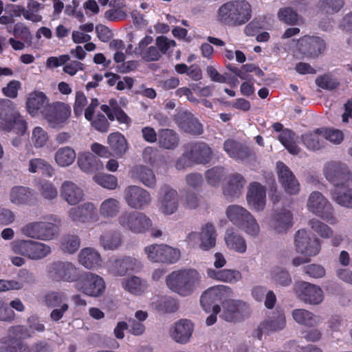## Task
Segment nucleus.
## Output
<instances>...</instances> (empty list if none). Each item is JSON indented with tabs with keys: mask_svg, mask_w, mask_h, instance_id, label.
<instances>
[{
	"mask_svg": "<svg viewBox=\"0 0 352 352\" xmlns=\"http://www.w3.org/2000/svg\"><path fill=\"white\" fill-rule=\"evenodd\" d=\"M326 179L334 186L332 199L339 205L352 208V173L344 164L327 163L324 168Z\"/></svg>",
	"mask_w": 352,
	"mask_h": 352,
	"instance_id": "1",
	"label": "nucleus"
},
{
	"mask_svg": "<svg viewBox=\"0 0 352 352\" xmlns=\"http://www.w3.org/2000/svg\"><path fill=\"white\" fill-rule=\"evenodd\" d=\"M252 12V6L247 1L234 0L221 6L217 11V17L222 25L236 27L249 21Z\"/></svg>",
	"mask_w": 352,
	"mask_h": 352,
	"instance_id": "2",
	"label": "nucleus"
},
{
	"mask_svg": "<svg viewBox=\"0 0 352 352\" xmlns=\"http://www.w3.org/2000/svg\"><path fill=\"white\" fill-rule=\"evenodd\" d=\"M166 283L173 292L187 296L200 286L201 276L195 269L175 270L166 276Z\"/></svg>",
	"mask_w": 352,
	"mask_h": 352,
	"instance_id": "3",
	"label": "nucleus"
},
{
	"mask_svg": "<svg viewBox=\"0 0 352 352\" xmlns=\"http://www.w3.org/2000/svg\"><path fill=\"white\" fill-rule=\"evenodd\" d=\"M212 157V148L208 144L201 141L192 142L185 146V151L176 161L175 167L182 170L192 164H207Z\"/></svg>",
	"mask_w": 352,
	"mask_h": 352,
	"instance_id": "4",
	"label": "nucleus"
},
{
	"mask_svg": "<svg viewBox=\"0 0 352 352\" xmlns=\"http://www.w3.org/2000/svg\"><path fill=\"white\" fill-rule=\"evenodd\" d=\"M226 215L229 220L248 234L256 236L259 233V226L254 217L245 208L232 205L228 207Z\"/></svg>",
	"mask_w": 352,
	"mask_h": 352,
	"instance_id": "5",
	"label": "nucleus"
},
{
	"mask_svg": "<svg viewBox=\"0 0 352 352\" xmlns=\"http://www.w3.org/2000/svg\"><path fill=\"white\" fill-rule=\"evenodd\" d=\"M12 250L15 254L34 261L47 257L52 252L50 245L30 239L14 241L12 243Z\"/></svg>",
	"mask_w": 352,
	"mask_h": 352,
	"instance_id": "6",
	"label": "nucleus"
},
{
	"mask_svg": "<svg viewBox=\"0 0 352 352\" xmlns=\"http://www.w3.org/2000/svg\"><path fill=\"white\" fill-rule=\"evenodd\" d=\"M119 225L133 233H144L152 226V221L144 213L138 211H124L118 219Z\"/></svg>",
	"mask_w": 352,
	"mask_h": 352,
	"instance_id": "7",
	"label": "nucleus"
},
{
	"mask_svg": "<svg viewBox=\"0 0 352 352\" xmlns=\"http://www.w3.org/2000/svg\"><path fill=\"white\" fill-rule=\"evenodd\" d=\"M307 206L309 211L327 223L332 225L337 223L333 206L321 192H312L309 197Z\"/></svg>",
	"mask_w": 352,
	"mask_h": 352,
	"instance_id": "8",
	"label": "nucleus"
},
{
	"mask_svg": "<svg viewBox=\"0 0 352 352\" xmlns=\"http://www.w3.org/2000/svg\"><path fill=\"white\" fill-rule=\"evenodd\" d=\"M81 271L72 262L54 261L48 267V276L53 280L77 283Z\"/></svg>",
	"mask_w": 352,
	"mask_h": 352,
	"instance_id": "9",
	"label": "nucleus"
},
{
	"mask_svg": "<svg viewBox=\"0 0 352 352\" xmlns=\"http://www.w3.org/2000/svg\"><path fill=\"white\" fill-rule=\"evenodd\" d=\"M148 258L155 263L174 264L180 258V250L166 244H153L144 248Z\"/></svg>",
	"mask_w": 352,
	"mask_h": 352,
	"instance_id": "10",
	"label": "nucleus"
},
{
	"mask_svg": "<svg viewBox=\"0 0 352 352\" xmlns=\"http://www.w3.org/2000/svg\"><path fill=\"white\" fill-rule=\"evenodd\" d=\"M76 285L78 290L91 297L101 296L106 289L104 279L91 272H81Z\"/></svg>",
	"mask_w": 352,
	"mask_h": 352,
	"instance_id": "11",
	"label": "nucleus"
},
{
	"mask_svg": "<svg viewBox=\"0 0 352 352\" xmlns=\"http://www.w3.org/2000/svg\"><path fill=\"white\" fill-rule=\"evenodd\" d=\"M294 244L298 252L308 256L317 255L321 248L320 240L315 236L311 237L305 229L296 232Z\"/></svg>",
	"mask_w": 352,
	"mask_h": 352,
	"instance_id": "12",
	"label": "nucleus"
},
{
	"mask_svg": "<svg viewBox=\"0 0 352 352\" xmlns=\"http://www.w3.org/2000/svg\"><path fill=\"white\" fill-rule=\"evenodd\" d=\"M70 115V106L65 102L57 101L49 104L43 117L52 127L56 128L62 126Z\"/></svg>",
	"mask_w": 352,
	"mask_h": 352,
	"instance_id": "13",
	"label": "nucleus"
},
{
	"mask_svg": "<svg viewBox=\"0 0 352 352\" xmlns=\"http://www.w3.org/2000/svg\"><path fill=\"white\" fill-rule=\"evenodd\" d=\"M141 267V263L138 259L126 256L111 257L107 261L108 272L116 276H125L129 272L140 270Z\"/></svg>",
	"mask_w": 352,
	"mask_h": 352,
	"instance_id": "14",
	"label": "nucleus"
},
{
	"mask_svg": "<svg viewBox=\"0 0 352 352\" xmlns=\"http://www.w3.org/2000/svg\"><path fill=\"white\" fill-rule=\"evenodd\" d=\"M294 289L298 298L305 303L319 305L323 300V291L316 285L298 282L294 285Z\"/></svg>",
	"mask_w": 352,
	"mask_h": 352,
	"instance_id": "15",
	"label": "nucleus"
},
{
	"mask_svg": "<svg viewBox=\"0 0 352 352\" xmlns=\"http://www.w3.org/2000/svg\"><path fill=\"white\" fill-rule=\"evenodd\" d=\"M300 52L308 58H317L326 49V43L320 36L305 35L298 40Z\"/></svg>",
	"mask_w": 352,
	"mask_h": 352,
	"instance_id": "16",
	"label": "nucleus"
},
{
	"mask_svg": "<svg viewBox=\"0 0 352 352\" xmlns=\"http://www.w3.org/2000/svg\"><path fill=\"white\" fill-rule=\"evenodd\" d=\"M221 318L227 322L243 320L248 314V305L241 300H228L223 302Z\"/></svg>",
	"mask_w": 352,
	"mask_h": 352,
	"instance_id": "17",
	"label": "nucleus"
},
{
	"mask_svg": "<svg viewBox=\"0 0 352 352\" xmlns=\"http://www.w3.org/2000/svg\"><path fill=\"white\" fill-rule=\"evenodd\" d=\"M124 199L129 207L134 209H143L151 201L150 193L138 186H129L124 191Z\"/></svg>",
	"mask_w": 352,
	"mask_h": 352,
	"instance_id": "18",
	"label": "nucleus"
},
{
	"mask_svg": "<svg viewBox=\"0 0 352 352\" xmlns=\"http://www.w3.org/2000/svg\"><path fill=\"white\" fill-rule=\"evenodd\" d=\"M195 239H199L200 243L199 248L204 251H208L213 248L216 245L217 233L212 223H207L201 228V232H190L187 240L192 243Z\"/></svg>",
	"mask_w": 352,
	"mask_h": 352,
	"instance_id": "19",
	"label": "nucleus"
},
{
	"mask_svg": "<svg viewBox=\"0 0 352 352\" xmlns=\"http://www.w3.org/2000/svg\"><path fill=\"white\" fill-rule=\"evenodd\" d=\"M50 100L46 94L41 91H33L28 94L25 109L32 117L43 116Z\"/></svg>",
	"mask_w": 352,
	"mask_h": 352,
	"instance_id": "20",
	"label": "nucleus"
},
{
	"mask_svg": "<svg viewBox=\"0 0 352 352\" xmlns=\"http://www.w3.org/2000/svg\"><path fill=\"white\" fill-rule=\"evenodd\" d=\"M68 215L75 223L96 222L99 219L96 209L92 203H85L72 208L68 212Z\"/></svg>",
	"mask_w": 352,
	"mask_h": 352,
	"instance_id": "21",
	"label": "nucleus"
},
{
	"mask_svg": "<svg viewBox=\"0 0 352 352\" xmlns=\"http://www.w3.org/2000/svg\"><path fill=\"white\" fill-rule=\"evenodd\" d=\"M277 174L279 182L285 192L290 195H296L300 190V184L294 173L283 162H277Z\"/></svg>",
	"mask_w": 352,
	"mask_h": 352,
	"instance_id": "22",
	"label": "nucleus"
},
{
	"mask_svg": "<svg viewBox=\"0 0 352 352\" xmlns=\"http://www.w3.org/2000/svg\"><path fill=\"white\" fill-rule=\"evenodd\" d=\"M266 188L257 182L250 184L246 199L248 205L255 210H263L266 202Z\"/></svg>",
	"mask_w": 352,
	"mask_h": 352,
	"instance_id": "23",
	"label": "nucleus"
},
{
	"mask_svg": "<svg viewBox=\"0 0 352 352\" xmlns=\"http://www.w3.org/2000/svg\"><path fill=\"white\" fill-rule=\"evenodd\" d=\"M285 326V317L282 311H276L267 320L261 322L256 330V336L261 340L263 333L279 331Z\"/></svg>",
	"mask_w": 352,
	"mask_h": 352,
	"instance_id": "24",
	"label": "nucleus"
},
{
	"mask_svg": "<svg viewBox=\"0 0 352 352\" xmlns=\"http://www.w3.org/2000/svg\"><path fill=\"white\" fill-rule=\"evenodd\" d=\"M176 122L180 129L186 133L198 136L204 132L202 124L191 113L185 111L179 113Z\"/></svg>",
	"mask_w": 352,
	"mask_h": 352,
	"instance_id": "25",
	"label": "nucleus"
},
{
	"mask_svg": "<svg viewBox=\"0 0 352 352\" xmlns=\"http://www.w3.org/2000/svg\"><path fill=\"white\" fill-rule=\"evenodd\" d=\"M223 149L229 157L239 161L247 160L252 155V151L248 146L233 139H228L224 142Z\"/></svg>",
	"mask_w": 352,
	"mask_h": 352,
	"instance_id": "26",
	"label": "nucleus"
},
{
	"mask_svg": "<svg viewBox=\"0 0 352 352\" xmlns=\"http://www.w3.org/2000/svg\"><path fill=\"white\" fill-rule=\"evenodd\" d=\"M100 109L107 115L111 121L116 120L120 124H129L131 122V118L122 109L118 101L115 98L109 100V104H102Z\"/></svg>",
	"mask_w": 352,
	"mask_h": 352,
	"instance_id": "27",
	"label": "nucleus"
},
{
	"mask_svg": "<svg viewBox=\"0 0 352 352\" xmlns=\"http://www.w3.org/2000/svg\"><path fill=\"white\" fill-rule=\"evenodd\" d=\"M246 184L244 177L239 173H234L229 176L227 184L223 187V195L229 198L239 197Z\"/></svg>",
	"mask_w": 352,
	"mask_h": 352,
	"instance_id": "28",
	"label": "nucleus"
},
{
	"mask_svg": "<svg viewBox=\"0 0 352 352\" xmlns=\"http://www.w3.org/2000/svg\"><path fill=\"white\" fill-rule=\"evenodd\" d=\"M79 168L87 173H92L102 168L101 161L90 152L79 153L77 159Z\"/></svg>",
	"mask_w": 352,
	"mask_h": 352,
	"instance_id": "29",
	"label": "nucleus"
},
{
	"mask_svg": "<svg viewBox=\"0 0 352 352\" xmlns=\"http://www.w3.org/2000/svg\"><path fill=\"white\" fill-rule=\"evenodd\" d=\"M162 192L164 195L160 201V210L166 214H172L178 208L177 192L168 187L162 188Z\"/></svg>",
	"mask_w": 352,
	"mask_h": 352,
	"instance_id": "30",
	"label": "nucleus"
},
{
	"mask_svg": "<svg viewBox=\"0 0 352 352\" xmlns=\"http://www.w3.org/2000/svg\"><path fill=\"white\" fill-rule=\"evenodd\" d=\"M61 196L69 205H76L83 199L84 193L74 182L66 181L61 186Z\"/></svg>",
	"mask_w": 352,
	"mask_h": 352,
	"instance_id": "31",
	"label": "nucleus"
},
{
	"mask_svg": "<svg viewBox=\"0 0 352 352\" xmlns=\"http://www.w3.org/2000/svg\"><path fill=\"white\" fill-rule=\"evenodd\" d=\"M79 263L87 269H98L102 266V258L98 251L91 248H83L78 255Z\"/></svg>",
	"mask_w": 352,
	"mask_h": 352,
	"instance_id": "32",
	"label": "nucleus"
},
{
	"mask_svg": "<svg viewBox=\"0 0 352 352\" xmlns=\"http://www.w3.org/2000/svg\"><path fill=\"white\" fill-rule=\"evenodd\" d=\"M158 145L166 150H174L179 144L180 138L178 133L170 129H161L158 131Z\"/></svg>",
	"mask_w": 352,
	"mask_h": 352,
	"instance_id": "33",
	"label": "nucleus"
},
{
	"mask_svg": "<svg viewBox=\"0 0 352 352\" xmlns=\"http://www.w3.org/2000/svg\"><path fill=\"white\" fill-rule=\"evenodd\" d=\"M193 331V324L187 319H182L176 322L172 336L173 340L180 344L189 342Z\"/></svg>",
	"mask_w": 352,
	"mask_h": 352,
	"instance_id": "34",
	"label": "nucleus"
},
{
	"mask_svg": "<svg viewBox=\"0 0 352 352\" xmlns=\"http://www.w3.org/2000/svg\"><path fill=\"white\" fill-rule=\"evenodd\" d=\"M131 177L148 188H153L156 185V178L153 171L145 166H135L131 170Z\"/></svg>",
	"mask_w": 352,
	"mask_h": 352,
	"instance_id": "35",
	"label": "nucleus"
},
{
	"mask_svg": "<svg viewBox=\"0 0 352 352\" xmlns=\"http://www.w3.org/2000/svg\"><path fill=\"white\" fill-rule=\"evenodd\" d=\"M225 243L230 250L239 253H244L247 245L243 237L234 228H228L224 236Z\"/></svg>",
	"mask_w": 352,
	"mask_h": 352,
	"instance_id": "36",
	"label": "nucleus"
},
{
	"mask_svg": "<svg viewBox=\"0 0 352 352\" xmlns=\"http://www.w3.org/2000/svg\"><path fill=\"white\" fill-rule=\"evenodd\" d=\"M219 291L216 288H210L205 291L200 298V303L206 311H209L212 307L213 314L217 316L221 311V307L215 304V302L220 300L219 298Z\"/></svg>",
	"mask_w": 352,
	"mask_h": 352,
	"instance_id": "37",
	"label": "nucleus"
},
{
	"mask_svg": "<svg viewBox=\"0 0 352 352\" xmlns=\"http://www.w3.org/2000/svg\"><path fill=\"white\" fill-rule=\"evenodd\" d=\"M107 143L117 157L124 155L128 149L126 140L120 132L110 133L107 138Z\"/></svg>",
	"mask_w": 352,
	"mask_h": 352,
	"instance_id": "38",
	"label": "nucleus"
},
{
	"mask_svg": "<svg viewBox=\"0 0 352 352\" xmlns=\"http://www.w3.org/2000/svg\"><path fill=\"white\" fill-rule=\"evenodd\" d=\"M206 273L208 277L226 283H235L241 278V273L235 270L208 269Z\"/></svg>",
	"mask_w": 352,
	"mask_h": 352,
	"instance_id": "39",
	"label": "nucleus"
},
{
	"mask_svg": "<svg viewBox=\"0 0 352 352\" xmlns=\"http://www.w3.org/2000/svg\"><path fill=\"white\" fill-rule=\"evenodd\" d=\"M0 352H28V344L8 335L0 340Z\"/></svg>",
	"mask_w": 352,
	"mask_h": 352,
	"instance_id": "40",
	"label": "nucleus"
},
{
	"mask_svg": "<svg viewBox=\"0 0 352 352\" xmlns=\"http://www.w3.org/2000/svg\"><path fill=\"white\" fill-rule=\"evenodd\" d=\"M19 113L13 102L8 99L0 100V125L8 124Z\"/></svg>",
	"mask_w": 352,
	"mask_h": 352,
	"instance_id": "41",
	"label": "nucleus"
},
{
	"mask_svg": "<svg viewBox=\"0 0 352 352\" xmlns=\"http://www.w3.org/2000/svg\"><path fill=\"white\" fill-rule=\"evenodd\" d=\"M292 214L290 211L276 213L272 220V226L278 232H283L292 226Z\"/></svg>",
	"mask_w": 352,
	"mask_h": 352,
	"instance_id": "42",
	"label": "nucleus"
},
{
	"mask_svg": "<svg viewBox=\"0 0 352 352\" xmlns=\"http://www.w3.org/2000/svg\"><path fill=\"white\" fill-rule=\"evenodd\" d=\"M292 316L296 322L307 327H314L320 322L318 316L303 309H294Z\"/></svg>",
	"mask_w": 352,
	"mask_h": 352,
	"instance_id": "43",
	"label": "nucleus"
},
{
	"mask_svg": "<svg viewBox=\"0 0 352 352\" xmlns=\"http://www.w3.org/2000/svg\"><path fill=\"white\" fill-rule=\"evenodd\" d=\"M32 196V190L24 186H14L10 191V201L15 204H28Z\"/></svg>",
	"mask_w": 352,
	"mask_h": 352,
	"instance_id": "44",
	"label": "nucleus"
},
{
	"mask_svg": "<svg viewBox=\"0 0 352 352\" xmlns=\"http://www.w3.org/2000/svg\"><path fill=\"white\" fill-rule=\"evenodd\" d=\"M278 139L291 154L298 155L300 153V149L295 142V133L291 129H285Z\"/></svg>",
	"mask_w": 352,
	"mask_h": 352,
	"instance_id": "45",
	"label": "nucleus"
},
{
	"mask_svg": "<svg viewBox=\"0 0 352 352\" xmlns=\"http://www.w3.org/2000/svg\"><path fill=\"white\" fill-rule=\"evenodd\" d=\"M124 289L135 295H141L147 289V283L138 276H132L122 282Z\"/></svg>",
	"mask_w": 352,
	"mask_h": 352,
	"instance_id": "46",
	"label": "nucleus"
},
{
	"mask_svg": "<svg viewBox=\"0 0 352 352\" xmlns=\"http://www.w3.org/2000/svg\"><path fill=\"white\" fill-rule=\"evenodd\" d=\"M76 157L75 151L69 146L61 147L55 153L56 162L62 167L71 165Z\"/></svg>",
	"mask_w": 352,
	"mask_h": 352,
	"instance_id": "47",
	"label": "nucleus"
},
{
	"mask_svg": "<svg viewBox=\"0 0 352 352\" xmlns=\"http://www.w3.org/2000/svg\"><path fill=\"white\" fill-rule=\"evenodd\" d=\"M29 172L35 173L41 172L43 175L52 177L54 174L53 167L45 160L34 158L29 161Z\"/></svg>",
	"mask_w": 352,
	"mask_h": 352,
	"instance_id": "48",
	"label": "nucleus"
},
{
	"mask_svg": "<svg viewBox=\"0 0 352 352\" xmlns=\"http://www.w3.org/2000/svg\"><path fill=\"white\" fill-rule=\"evenodd\" d=\"M27 129V122L20 113L14 119L12 120L8 124L0 125L1 130L8 132L13 131L15 133L20 135H23L26 133Z\"/></svg>",
	"mask_w": 352,
	"mask_h": 352,
	"instance_id": "49",
	"label": "nucleus"
},
{
	"mask_svg": "<svg viewBox=\"0 0 352 352\" xmlns=\"http://www.w3.org/2000/svg\"><path fill=\"white\" fill-rule=\"evenodd\" d=\"M100 241L104 249L113 250L118 248L122 243L121 234L116 231H109L102 234Z\"/></svg>",
	"mask_w": 352,
	"mask_h": 352,
	"instance_id": "50",
	"label": "nucleus"
},
{
	"mask_svg": "<svg viewBox=\"0 0 352 352\" xmlns=\"http://www.w3.org/2000/svg\"><path fill=\"white\" fill-rule=\"evenodd\" d=\"M120 206L119 201L113 198L105 199L100 205V214L104 217H113L119 212Z\"/></svg>",
	"mask_w": 352,
	"mask_h": 352,
	"instance_id": "51",
	"label": "nucleus"
},
{
	"mask_svg": "<svg viewBox=\"0 0 352 352\" xmlns=\"http://www.w3.org/2000/svg\"><path fill=\"white\" fill-rule=\"evenodd\" d=\"M344 5V0H320L319 10L325 14H334L340 12Z\"/></svg>",
	"mask_w": 352,
	"mask_h": 352,
	"instance_id": "52",
	"label": "nucleus"
},
{
	"mask_svg": "<svg viewBox=\"0 0 352 352\" xmlns=\"http://www.w3.org/2000/svg\"><path fill=\"white\" fill-rule=\"evenodd\" d=\"M80 240L76 234H65L60 241V249L65 253L74 254L80 248Z\"/></svg>",
	"mask_w": 352,
	"mask_h": 352,
	"instance_id": "53",
	"label": "nucleus"
},
{
	"mask_svg": "<svg viewBox=\"0 0 352 352\" xmlns=\"http://www.w3.org/2000/svg\"><path fill=\"white\" fill-rule=\"evenodd\" d=\"M322 134L317 131V129L312 133L304 134L302 136V140L305 146L313 151H317L323 146V140L320 138Z\"/></svg>",
	"mask_w": 352,
	"mask_h": 352,
	"instance_id": "54",
	"label": "nucleus"
},
{
	"mask_svg": "<svg viewBox=\"0 0 352 352\" xmlns=\"http://www.w3.org/2000/svg\"><path fill=\"white\" fill-rule=\"evenodd\" d=\"M277 16L279 21L289 25H297L300 19L297 12L290 7L280 8Z\"/></svg>",
	"mask_w": 352,
	"mask_h": 352,
	"instance_id": "55",
	"label": "nucleus"
},
{
	"mask_svg": "<svg viewBox=\"0 0 352 352\" xmlns=\"http://www.w3.org/2000/svg\"><path fill=\"white\" fill-rule=\"evenodd\" d=\"M154 304L157 311L164 313H173L178 309L177 301L169 296H163Z\"/></svg>",
	"mask_w": 352,
	"mask_h": 352,
	"instance_id": "56",
	"label": "nucleus"
},
{
	"mask_svg": "<svg viewBox=\"0 0 352 352\" xmlns=\"http://www.w3.org/2000/svg\"><path fill=\"white\" fill-rule=\"evenodd\" d=\"M317 131L327 140L334 144H340L344 140V134L341 130L331 128H319Z\"/></svg>",
	"mask_w": 352,
	"mask_h": 352,
	"instance_id": "57",
	"label": "nucleus"
},
{
	"mask_svg": "<svg viewBox=\"0 0 352 352\" xmlns=\"http://www.w3.org/2000/svg\"><path fill=\"white\" fill-rule=\"evenodd\" d=\"M309 225L322 238L329 239L333 236V230L329 226L318 219H311Z\"/></svg>",
	"mask_w": 352,
	"mask_h": 352,
	"instance_id": "58",
	"label": "nucleus"
},
{
	"mask_svg": "<svg viewBox=\"0 0 352 352\" xmlns=\"http://www.w3.org/2000/svg\"><path fill=\"white\" fill-rule=\"evenodd\" d=\"M272 280L276 285L287 287L291 285L292 278L288 272L276 268L272 272Z\"/></svg>",
	"mask_w": 352,
	"mask_h": 352,
	"instance_id": "59",
	"label": "nucleus"
},
{
	"mask_svg": "<svg viewBox=\"0 0 352 352\" xmlns=\"http://www.w3.org/2000/svg\"><path fill=\"white\" fill-rule=\"evenodd\" d=\"M65 300L66 295L62 292L53 291L45 296V304L50 307H60L63 303H65Z\"/></svg>",
	"mask_w": 352,
	"mask_h": 352,
	"instance_id": "60",
	"label": "nucleus"
},
{
	"mask_svg": "<svg viewBox=\"0 0 352 352\" xmlns=\"http://www.w3.org/2000/svg\"><path fill=\"white\" fill-rule=\"evenodd\" d=\"M8 335L19 340L28 339L33 336V331H30L24 325H16L10 327L8 329Z\"/></svg>",
	"mask_w": 352,
	"mask_h": 352,
	"instance_id": "61",
	"label": "nucleus"
},
{
	"mask_svg": "<svg viewBox=\"0 0 352 352\" xmlns=\"http://www.w3.org/2000/svg\"><path fill=\"white\" fill-rule=\"evenodd\" d=\"M40 234L44 236L40 237V240L50 241L53 239L58 234V227L52 223L40 221Z\"/></svg>",
	"mask_w": 352,
	"mask_h": 352,
	"instance_id": "62",
	"label": "nucleus"
},
{
	"mask_svg": "<svg viewBox=\"0 0 352 352\" xmlns=\"http://www.w3.org/2000/svg\"><path fill=\"white\" fill-rule=\"evenodd\" d=\"M224 175V168L222 166H215L208 169L206 173V177L208 183L213 186L219 184Z\"/></svg>",
	"mask_w": 352,
	"mask_h": 352,
	"instance_id": "63",
	"label": "nucleus"
},
{
	"mask_svg": "<svg viewBox=\"0 0 352 352\" xmlns=\"http://www.w3.org/2000/svg\"><path fill=\"white\" fill-rule=\"evenodd\" d=\"M94 180L97 184L107 189L114 190L118 186L117 177L112 175H98L94 177Z\"/></svg>",
	"mask_w": 352,
	"mask_h": 352,
	"instance_id": "64",
	"label": "nucleus"
}]
</instances>
